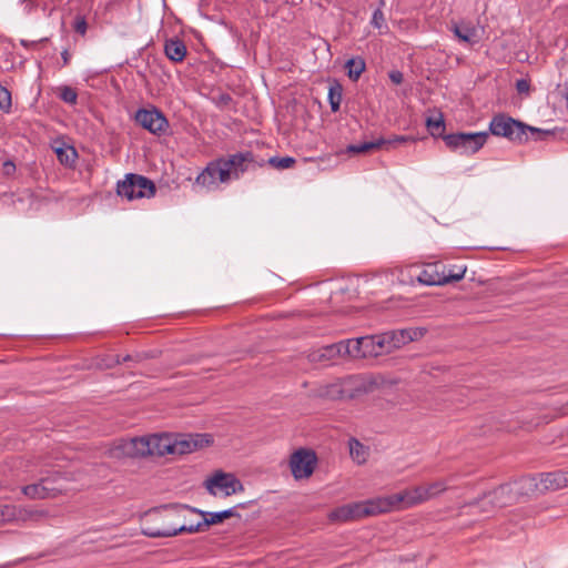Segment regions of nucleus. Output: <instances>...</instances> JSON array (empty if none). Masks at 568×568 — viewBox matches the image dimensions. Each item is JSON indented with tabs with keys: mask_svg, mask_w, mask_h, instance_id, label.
<instances>
[{
	"mask_svg": "<svg viewBox=\"0 0 568 568\" xmlns=\"http://www.w3.org/2000/svg\"><path fill=\"white\" fill-rule=\"evenodd\" d=\"M318 394L321 397L329 400H344V383L343 379L335 381L331 384L324 385L320 388Z\"/></svg>",
	"mask_w": 568,
	"mask_h": 568,
	"instance_id": "24",
	"label": "nucleus"
},
{
	"mask_svg": "<svg viewBox=\"0 0 568 568\" xmlns=\"http://www.w3.org/2000/svg\"><path fill=\"white\" fill-rule=\"evenodd\" d=\"M342 93H343V89H342V85L334 81L333 83H331L329 88H328V102H329V105H331V109L333 112H336L339 110V105H341V102H342Z\"/></svg>",
	"mask_w": 568,
	"mask_h": 568,
	"instance_id": "32",
	"label": "nucleus"
},
{
	"mask_svg": "<svg viewBox=\"0 0 568 568\" xmlns=\"http://www.w3.org/2000/svg\"><path fill=\"white\" fill-rule=\"evenodd\" d=\"M172 443L173 455H185L209 446L212 443V437L207 434H172Z\"/></svg>",
	"mask_w": 568,
	"mask_h": 568,
	"instance_id": "16",
	"label": "nucleus"
},
{
	"mask_svg": "<svg viewBox=\"0 0 568 568\" xmlns=\"http://www.w3.org/2000/svg\"><path fill=\"white\" fill-rule=\"evenodd\" d=\"M8 166H11V170H14V169H16V166H14L13 162H11V161H7V162H4V168H6V169H8Z\"/></svg>",
	"mask_w": 568,
	"mask_h": 568,
	"instance_id": "48",
	"label": "nucleus"
},
{
	"mask_svg": "<svg viewBox=\"0 0 568 568\" xmlns=\"http://www.w3.org/2000/svg\"><path fill=\"white\" fill-rule=\"evenodd\" d=\"M205 487L211 495L216 496L219 489L225 497L244 490V486L233 474L223 471H216L206 479Z\"/></svg>",
	"mask_w": 568,
	"mask_h": 568,
	"instance_id": "14",
	"label": "nucleus"
},
{
	"mask_svg": "<svg viewBox=\"0 0 568 568\" xmlns=\"http://www.w3.org/2000/svg\"><path fill=\"white\" fill-rule=\"evenodd\" d=\"M87 21L84 18H79L77 19L75 21V24H74V30L80 33V34H84L87 32Z\"/></svg>",
	"mask_w": 568,
	"mask_h": 568,
	"instance_id": "43",
	"label": "nucleus"
},
{
	"mask_svg": "<svg viewBox=\"0 0 568 568\" xmlns=\"http://www.w3.org/2000/svg\"><path fill=\"white\" fill-rule=\"evenodd\" d=\"M425 333L426 329L422 327L385 332L381 334L382 344L384 345L385 353H390L393 349L419 339Z\"/></svg>",
	"mask_w": 568,
	"mask_h": 568,
	"instance_id": "13",
	"label": "nucleus"
},
{
	"mask_svg": "<svg viewBox=\"0 0 568 568\" xmlns=\"http://www.w3.org/2000/svg\"><path fill=\"white\" fill-rule=\"evenodd\" d=\"M464 136H470L469 140H465L462 146L460 153L463 154H474L479 149L484 146L487 141L488 133L487 132H476V133H464Z\"/></svg>",
	"mask_w": 568,
	"mask_h": 568,
	"instance_id": "23",
	"label": "nucleus"
},
{
	"mask_svg": "<svg viewBox=\"0 0 568 568\" xmlns=\"http://www.w3.org/2000/svg\"><path fill=\"white\" fill-rule=\"evenodd\" d=\"M116 192L129 201L142 197H151L155 193L154 183L139 174H126L123 181L118 182Z\"/></svg>",
	"mask_w": 568,
	"mask_h": 568,
	"instance_id": "7",
	"label": "nucleus"
},
{
	"mask_svg": "<svg viewBox=\"0 0 568 568\" xmlns=\"http://www.w3.org/2000/svg\"><path fill=\"white\" fill-rule=\"evenodd\" d=\"M47 516V511L19 505H0V524L37 521Z\"/></svg>",
	"mask_w": 568,
	"mask_h": 568,
	"instance_id": "10",
	"label": "nucleus"
},
{
	"mask_svg": "<svg viewBox=\"0 0 568 568\" xmlns=\"http://www.w3.org/2000/svg\"><path fill=\"white\" fill-rule=\"evenodd\" d=\"M21 491L29 499H50L52 498L50 493L54 491V488L45 487L39 477L36 483L23 486Z\"/></svg>",
	"mask_w": 568,
	"mask_h": 568,
	"instance_id": "22",
	"label": "nucleus"
},
{
	"mask_svg": "<svg viewBox=\"0 0 568 568\" xmlns=\"http://www.w3.org/2000/svg\"><path fill=\"white\" fill-rule=\"evenodd\" d=\"M385 505V500H381V497L364 501L349 503L333 509L328 514V519L332 523H347L369 516H376L384 514L383 506Z\"/></svg>",
	"mask_w": 568,
	"mask_h": 568,
	"instance_id": "5",
	"label": "nucleus"
},
{
	"mask_svg": "<svg viewBox=\"0 0 568 568\" xmlns=\"http://www.w3.org/2000/svg\"><path fill=\"white\" fill-rule=\"evenodd\" d=\"M135 122L150 133L155 135L164 134L169 129V121L156 108L139 109L134 115Z\"/></svg>",
	"mask_w": 568,
	"mask_h": 568,
	"instance_id": "11",
	"label": "nucleus"
},
{
	"mask_svg": "<svg viewBox=\"0 0 568 568\" xmlns=\"http://www.w3.org/2000/svg\"><path fill=\"white\" fill-rule=\"evenodd\" d=\"M466 270L467 267L464 264H445V270H443L444 285L460 281L465 276Z\"/></svg>",
	"mask_w": 568,
	"mask_h": 568,
	"instance_id": "28",
	"label": "nucleus"
},
{
	"mask_svg": "<svg viewBox=\"0 0 568 568\" xmlns=\"http://www.w3.org/2000/svg\"><path fill=\"white\" fill-rule=\"evenodd\" d=\"M387 141H392L390 143H386L385 145H393L395 143H406L414 142L415 139L408 135H395L393 139H388Z\"/></svg>",
	"mask_w": 568,
	"mask_h": 568,
	"instance_id": "42",
	"label": "nucleus"
},
{
	"mask_svg": "<svg viewBox=\"0 0 568 568\" xmlns=\"http://www.w3.org/2000/svg\"><path fill=\"white\" fill-rule=\"evenodd\" d=\"M425 124L433 138H443L446 135L444 134L446 129L445 119L440 111H436L435 115L428 116Z\"/></svg>",
	"mask_w": 568,
	"mask_h": 568,
	"instance_id": "26",
	"label": "nucleus"
},
{
	"mask_svg": "<svg viewBox=\"0 0 568 568\" xmlns=\"http://www.w3.org/2000/svg\"><path fill=\"white\" fill-rule=\"evenodd\" d=\"M270 164L276 169H280V170H284V169H288L291 166H293V164L295 163V159L292 158V156H285V158H271L270 159Z\"/></svg>",
	"mask_w": 568,
	"mask_h": 568,
	"instance_id": "39",
	"label": "nucleus"
},
{
	"mask_svg": "<svg viewBox=\"0 0 568 568\" xmlns=\"http://www.w3.org/2000/svg\"><path fill=\"white\" fill-rule=\"evenodd\" d=\"M443 270H445L444 263H428L417 275V281L427 286L444 285Z\"/></svg>",
	"mask_w": 568,
	"mask_h": 568,
	"instance_id": "18",
	"label": "nucleus"
},
{
	"mask_svg": "<svg viewBox=\"0 0 568 568\" xmlns=\"http://www.w3.org/2000/svg\"><path fill=\"white\" fill-rule=\"evenodd\" d=\"M221 158L207 163L203 171L196 176L195 183L207 190H213L219 184L229 183V173L224 169Z\"/></svg>",
	"mask_w": 568,
	"mask_h": 568,
	"instance_id": "12",
	"label": "nucleus"
},
{
	"mask_svg": "<svg viewBox=\"0 0 568 568\" xmlns=\"http://www.w3.org/2000/svg\"><path fill=\"white\" fill-rule=\"evenodd\" d=\"M458 475L452 474L443 479H437L429 484L423 485L424 490L426 491L427 501L442 495L449 488H453L454 483L456 481Z\"/></svg>",
	"mask_w": 568,
	"mask_h": 568,
	"instance_id": "19",
	"label": "nucleus"
},
{
	"mask_svg": "<svg viewBox=\"0 0 568 568\" xmlns=\"http://www.w3.org/2000/svg\"><path fill=\"white\" fill-rule=\"evenodd\" d=\"M359 342H363L362 345V355L364 358L366 357H376L385 353L384 345L382 344V336L378 335H369L358 337Z\"/></svg>",
	"mask_w": 568,
	"mask_h": 568,
	"instance_id": "20",
	"label": "nucleus"
},
{
	"mask_svg": "<svg viewBox=\"0 0 568 568\" xmlns=\"http://www.w3.org/2000/svg\"><path fill=\"white\" fill-rule=\"evenodd\" d=\"M469 139L470 136H464V132L446 134L445 136H443L445 144L452 151H462V146L464 145L463 143L465 142V140Z\"/></svg>",
	"mask_w": 568,
	"mask_h": 568,
	"instance_id": "34",
	"label": "nucleus"
},
{
	"mask_svg": "<svg viewBox=\"0 0 568 568\" xmlns=\"http://www.w3.org/2000/svg\"><path fill=\"white\" fill-rule=\"evenodd\" d=\"M372 26L378 30H387V24L385 22V18H384V13L382 11V9H376L374 12H373V17H372V21H371Z\"/></svg>",
	"mask_w": 568,
	"mask_h": 568,
	"instance_id": "40",
	"label": "nucleus"
},
{
	"mask_svg": "<svg viewBox=\"0 0 568 568\" xmlns=\"http://www.w3.org/2000/svg\"><path fill=\"white\" fill-rule=\"evenodd\" d=\"M344 396L346 399H355L367 393L373 388V383L361 375H352L343 378Z\"/></svg>",
	"mask_w": 568,
	"mask_h": 568,
	"instance_id": "17",
	"label": "nucleus"
},
{
	"mask_svg": "<svg viewBox=\"0 0 568 568\" xmlns=\"http://www.w3.org/2000/svg\"><path fill=\"white\" fill-rule=\"evenodd\" d=\"M516 90L518 93H525L528 94L530 91V83L526 79H519L516 81Z\"/></svg>",
	"mask_w": 568,
	"mask_h": 568,
	"instance_id": "41",
	"label": "nucleus"
},
{
	"mask_svg": "<svg viewBox=\"0 0 568 568\" xmlns=\"http://www.w3.org/2000/svg\"><path fill=\"white\" fill-rule=\"evenodd\" d=\"M12 106L11 92L0 84V110L8 113Z\"/></svg>",
	"mask_w": 568,
	"mask_h": 568,
	"instance_id": "38",
	"label": "nucleus"
},
{
	"mask_svg": "<svg viewBox=\"0 0 568 568\" xmlns=\"http://www.w3.org/2000/svg\"><path fill=\"white\" fill-rule=\"evenodd\" d=\"M173 505H169V507H172ZM168 508V506H163L161 508V510L158 511V517H156V520L161 523V527L160 528H164L169 525H171L172 523L171 521H164L161 516L162 514L164 513V509Z\"/></svg>",
	"mask_w": 568,
	"mask_h": 568,
	"instance_id": "45",
	"label": "nucleus"
},
{
	"mask_svg": "<svg viewBox=\"0 0 568 568\" xmlns=\"http://www.w3.org/2000/svg\"><path fill=\"white\" fill-rule=\"evenodd\" d=\"M568 487V471L556 470L542 474L537 480L535 477H523L514 483L505 484L486 494L484 503L494 504L503 508L511 505L523 496H528L535 491H556Z\"/></svg>",
	"mask_w": 568,
	"mask_h": 568,
	"instance_id": "1",
	"label": "nucleus"
},
{
	"mask_svg": "<svg viewBox=\"0 0 568 568\" xmlns=\"http://www.w3.org/2000/svg\"><path fill=\"white\" fill-rule=\"evenodd\" d=\"M452 30L459 41L468 44H475L478 42L477 29L471 24H454Z\"/></svg>",
	"mask_w": 568,
	"mask_h": 568,
	"instance_id": "25",
	"label": "nucleus"
},
{
	"mask_svg": "<svg viewBox=\"0 0 568 568\" xmlns=\"http://www.w3.org/2000/svg\"><path fill=\"white\" fill-rule=\"evenodd\" d=\"M221 160L229 173V183L233 180H239L255 162L254 154L250 151L221 156Z\"/></svg>",
	"mask_w": 568,
	"mask_h": 568,
	"instance_id": "15",
	"label": "nucleus"
},
{
	"mask_svg": "<svg viewBox=\"0 0 568 568\" xmlns=\"http://www.w3.org/2000/svg\"><path fill=\"white\" fill-rule=\"evenodd\" d=\"M131 359H132L131 355H126V356H125V357H123L122 359H120V357L118 356V357H116V363L119 364V363H121V362H126V361H131Z\"/></svg>",
	"mask_w": 568,
	"mask_h": 568,
	"instance_id": "47",
	"label": "nucleus"
},
{
	"mask_svg": "<svg viewBox=\"0 0 568 568\" xmlns=\"http://www.w3.org/2000/svg\"><path fill=\"white\" fill-rule=\"evenodd\" d=\"M318 359L321 361H331L338 356H344L342 353V348H339V342L335 344L327 345L321 348L318 352Z\"/></svg>",
	"mask_w": 568,
	"mask_h": 568,
	"instance_id": "36",
	"label": "nucleus"
},
{
	"mask_svg": "<svg viewBox=\"0 0 568 568\" xmlns=\"http://www.w3.org/2000/svg\"><path fill=\"white\" fill-rule=\"evenodd\" d=\"M30 466L38 471V476L45 487L54 488V491L50 493L52 498L67 491V484L70 478L53 465L49 458L36 457L30 460Z\"/></svg>",
	"mask_w": 568,
	"mask_h": 568,
	"instance_id": "6",
	"label": "nucleus"
},
{
	"mask_svg": "<svg viewBox=\"0 0 568 568\" xmlns=\"http://www.w3.org/2000/svg\"><path fill=\"white\" fill-rule=\"evenodd\" d=\"M349 453L357 464H364L368 456L367 448L355 438L349 439Z\"/></svg>",
	"mask_w": 568,
	"mask_h": 568,
	"instance_id": "31",
	"label": "nucleus"
},
{
	"mask_svg": "<svg viewBox=\"0 0 568 568\" xmlns=\"http://www.w3.org/2000/svg\"><path fill=\"white\" fill-rule=\"evenodd\" d=\"M347 74L351 79L357 80L365 70V62L363 59H349L346 62Z\"/></svg>",
	"mask_w": 568,
	"mask_h": 568,
	"instance_id": "35",
	"label": "nucleus"
},
{
	"mask_svg": "<svg viewBox=\"0 0 568 568\" xmlns=\"http://www.w3.org/2000/svg\"><path fill=\"white\" fill-rule=\"evenodd\" d=\"M381 500H385L383 511L388 513L395 509H407L427 501L426 491L423 485L405 489L400 493L383 496Z\"/></svg>",
	"mask_w": 568,
	"mask_h": 568,
	"instance_id": "8",
	"label": "nucleus"
},
{
	"mask_svg": "<svg viewBox=\"0 0 568 568\" xmlns=\"http://www.w3.org/2000/svg\"><path fill=\"white\" fill-rule=\"evenodd\" d=\"M186 45L179 38L168 39L164 43V53L173 62H182L186 55Z\"/></svg>",
	"mask_w": 568,
	"mask_h": 568,
	"instance_id": "21",
	"label": "nucleus"
},
{
	"mask_svg": "<svg viewBox=\"0 0 568 568\" xmlns=\"http://www.w3.org/2000/svg\"><path fill=\"white\" fill-rule=\"evenodd\" d=\"M389 79L395 84H400L403 82V73L400 71H392L389 73Z\"/></svg>",
	"mask_w": 568,
	"mask_h": 568,
	"instance_id": "44",
	"label": "nucleus"
},
{
	"mask_svg": "<svg viewBox=\"0 0 568 568\" xmlns=\"http://www.w3.org/2000/svg\"><path fill=\"white\" fill-rule=\"evenodd\" d=\"M130 457H162L173 455L172 434H153L131 438L123 445Z\"/></svg>",
	"mask_w": 568,
	"mask_h": 568,
	"instance_id": "3",
	"label": "nucleus"
},
{
	"mask_svg": "<svg viewBox=\"0 0 568 568\" xmlns=\"http://www.w3.org/2000/svg\"><path fill=\"white\" fill-rule=\"evenodd\" d=\"M192 511L199 514L200 510L191 508L184 505H174L164 509L161 518L164 521H171L172 524L164 528H155V526H146L142 529L143 535L150 538H163L173 537L182 532L194 534L204 531L206 526L202 525V521L196 524H186L185 515Z\"/></svg>",
	"mask_w": 568,
	"mask_h": 568,
	"instance_id": "2",
	"label": "nucleus"
},
{
	"mask_svg": "<svg viewBox=\"0 0 568 568\" xmlns=\"http://www.w3.org/2000/svg\"><path fill=\"white\" fill-rule=\"evenodd\" d=\"M392 141H386V139H377L376 141L372 142H364L361 144H353L348 146V151L352 153H364L374 149H379L386 143H390Z\"/></svg>",
	"mask_w": 568,
	"mask_h": 568,
	"instance_id": "33",
	"label": "nucleus"
},
{
	"mask_svg": "<svg viewBox=\"0 0 568 568\" xmlns=\"http://www.w3.org/2000/svg\"><path fill=\"white\" fill-rule=\"evenodd\" d=\"M489 131L496 136H503L511 142L518 143L526 142L528 140L527 132H530L534 140H540L541 135H546L548 133L540 129L526 125L503 113L493 116L489 123Z\"/></svg>",
	"mask_w": 568,
	"mask_h": 568,
	"instance_id": "4",
	"label": "nucleus"
},
{
	"mask_svg": "<svg viewBox=\"0 0 568 568\" xmlns=\"http://www.w3.org/2000/svg\"><path fill=\"white\" fill-rule=\"evenodd\" d=\"M358 338H351L346 341L339 342V348H342V353L344 356H349L352 358H364L362 355V344Z\"/></svg>",
	"mask_w": 568,
	"mask_h": 568,
	"instance_id": "29",
	"label": "nucleus"
},
{
	"mask_svg": "<svg viewBox=\"0 0 568 568\" xmlns=\"http://www.w3.org/2000/svg\"><path fill=\"white\" fill-rule=\"evenodd\" d=\"M200 515L204 516L202 520V525L206 526V528L211 525H216L222 523L224 519L230 518L235 515L234 508L225 509L222 511H199Z\"/></svg>",
	"mask_w": 568,
	"mask_h": 568,
	"instance_id": "27",
	"label": "nucleus"
},
{
	"mask_svg": "<svg viewBox=\"0 0 568 568\" xmlns=\"http://www.w3.org/2000/svg\"><path fill=\"white\" fill-rule=\"evenodd\" d=\"M55 153L59 162L65 166H73L78 158L75 149L71 145L58 148Z\"/></svg>",
	"mask_w": 568,
	"mask_h": 568,
	"instance_id": "30",
	"label": "nucleus"
},
{
	"mask_svg": "<svg viewBox=\"0 0 568 568\" xmlns=\"http://www.w3.org/2000/svg\"><path fill=\"white\" fill-rule=\"evenodd\" d=\"M317 464L316 454L307 448L295 450L290 457V468L295 479H304L312 476Z\"/></svg>",
	"mask_w": 568,
	"mask_h": 568,
	"instance_id": "9",
	"label": "nucleus"
},
{
	"mask_svg": "<svg viewBox=\"0 0 568 568\" xmlns=\"http://www.w3.org/2000/svg\"><path fill=\"white\" fill-rule=\"evenodd\" d=\"M61 58L63 60V67L68 65L69 62H70V58H71V54L69 53V51L67 49H64L62 52H61Z\"/></svg>",
	"mask_w": 568,
	"mask_h": 568,
	"instance_id": "46",
	"label": "nucleus"
},
{
	"mask_svg": "<svg viewBox=\"0 0 568 568\" xmlns=\"http://www.w3.org/2000/svg\"><path fill=\"white\" fill-rule=\"evenodd\" d=\"M59 98L69 104H75L78 100L77 91L68 85H63L59 89Z\"/></svg>",
	"mask_w": 568,
	"mask_h": 568,
	"instance_id": "37",
	"label": "nucleus"
}]
</instances>
